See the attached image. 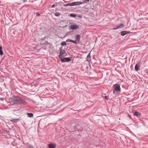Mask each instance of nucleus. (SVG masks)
I'll return each instance as SVG.
<instances>
[{
	"label": "nucleus",
	"instance_id": "obj_24",
	"mask_svg": "<svg viewBox=\"0 0 148 148\" xmlns=\"http://www.w3.org/2000/svg\"><path fill=\"white\" fill-rule=\"evenodd\" d=\"M55 6H56V5L55 4H53L52 5L51 7V8H54L55 7Z\"/></svg>",
	"mask_w": 148,
	"mask_h": 148
},
{
	"label": "nucleus",
	"instance_id": "obj_20",
	"mask_svg": "<svg viewBox=\"0 0 148 148\" xmlns=\"http://www.w3.org/2000/svg\"><path fill=\"white\" fill-rule=\"evenodd\" d=\"M70 16L72 17H75L77 16V15L75 14H70Z\"/></svg>",
	"mask_w": 148,
	"mask_h": 148
},
{
	"label": "nucleus",
	"instance_id": "obj_12",
	"mask_svg": "<svg viewBox=\"0 0 148 148\" xmlns=\"http://www.w3.org/2000/svg\"><path fill=\"white\" fill-rule=\"evenodd\" d=\"M72 4H73L72 3H68L66 4H64L63 5V6L64 7L68 6H73Z\"/></svg>",
	"mask_w": 148,
	"mask_h": 148
},
{
	"label": "nucleus",
	"instance_id": "obj_2",
	"mask_svg": "<svg viewBox=\"0 0 148 148\" xmlns=\"http://www.w3.org/2000/svg\"><path fill=\"white\" fill-rule=\"evenodd\" d=\"M120 85L119 84H114L113 85V87L114 88L113 91V93L114 94H116L117 92L119 93L121 91Z\"/></svg>",
	"mask_w": 148,
	"mask_h": 148
},
{
	"label": "nucleus",
	"instance_id": "obj_23",
	"mask_svg": "<svg viewBox=\"0 0 148 148\" xmlns=\"http://www.w3.org/2000/svg\"><path fill=\"white\" fill-rule=\"evenodd\" d=\"M72 42L75 44H77V42L75 41V40H72V41H71V42Z\"/></svg>",
	"mask_w": 148,
	"mask_h": 148
},
{
	"label": "nucleus",
	"instance_id": "obj_30",
	"mask_svg": "<svg viewBox=\"0 0 148 148\" xmlns=\"http://www.w3.org/2000/svg\"><path fill=\"white\" fill-rule=\"evenodd\" d=\"M129 117H130V118H131V117L130 116V115H129Z\"/></svg>",
	"mask_w": 148,
	"mask_h": 148
},
{
	"label": "nucleus",
	"instance_id": "obj_7",
	"mask_svg": "<svg viewBox=\"0 0 148 148\" xmlns=\"http://www.w3.org/2000/svg\"><path fill=\"white\" fill-rule=\"evenodd\" d=\"M124 25L123 24L121 23V24H120L118 26H117L116 27H116L113 28L112 29L115 30V29H116L119 28L120 29V28H122L123 27H124Z\"/></svg>",
	"mask_w": 148,
	"mask_h": 148
},
{
	"label": "nucleus",
	"instance_id": "obj_13",
	"mask_svg": "<svg viewBox=\"0 0 148 148\" xmlns=\"http://www.w3.org/2000/svg\"><path fill=\"white\" fill-rule=\"evenodd\" d=\"M19 120V119H13L10 120V121L13 122H16Z\"/></svg>",
	"mask_w": 148,
	"mask_h": 148
},
{
	"label": "nucleus",
	"instance_id": "obj_18",
	"mask_svg": "<svg viewBox=\"0 0 148 148\" xmlns=\"http://www.w3.org/2000/svg\"><path fill=\"white\" fill-rule=\"evenodd\" d=\"M55 16H59L60 15V13L59 12H56L54 14Z\"/></svg>",
	"mask_w": 148,
	"mask_h": 148
},
{
	"label": "nucleus",
	"instance_id": "obj_6",
	"mask_svg": "<svg viewBox=\"0 0 148 148\" xmlns=\"http://www.w3.org/2000/svg\"><path fill=\"white\" fill-rule=\"evenodd\" d=\"M65 53L66 52L64 50H61L60 53V55L59 56V58L60 59H61L62 58V56L65 54Z\"/></svg>",
	"mask_w": 148,
	"mask_h": 148
},
{
	"label": "nucleus",
	"instance_id": "obj_29",
	"mask_svg": "<svg viewBox=\"0 0 148 148\" xmlns=\"http://www.w3.org/2000/svg\"><path fill=\"white\" fill-rule=\"evenodd\" d=\"M105 98L107 99L106 98V96H105Z\"/></svg>",
	"mask_w": 148,
	"mask_h": 148
},
{
	"label": "nucleus",
	"instance_id": "obj_21",
	"mask_svg": "<svg viewBox=\"0 0 148 148\" xmlns=\"http://www.w3.org/2000/svg\"><path fill=\"white\" fill-rule=\"evenodd\" d=\"M28 146L29 148H34V147L32 145L30 144H29L28 145Z\"/></svg>",
	"mask_w": 148,
	"mask_h": 148
},
{
	"label": "nucleus",
	"instance_id": "obj_32",
	"mask_svg": "<svg viewBox=\"0 0 148 148\" xmlns=\"http://www.w3.org/2000/svg\"><path fill=\"white\" fill-rule=\"evenodd\" d=\"M129 117H130V118H131V117L130 116V115H129Z\"/></svg>",
	"mask_w": 148,
	"mask_h": 148
},
{
	"label": "nucleus",
	"instance_id": "obj_26",
	"mask_svg": "<svg viewBox=\"0 0 148 148\" xmlns=\"http://www.w3.org/2000/svg\"><path fill=\"white\" fill-rule=\"evenodd\" d=\"M4 98H1V99H0V100H1L2 101H3L4 100Z\"/></svg>",
	"mask_w": 148,
	"mask_h": 148
},
{
	"label": "nucleus",
	"instance_id": "obj_10",
	"mask_svg": "<svg viewBox=\"0 0 148 148\" xmlns=\"http://www.w3.org/2000/svg\"><path fill=\"white\" fill-rule=\"evenodd\" d=\"M134 116L139 117L141 116L140 114L138 112H136L134 113Z\"/></svg>",
	"mask_w": 148,
	"mask_h": 148
},
{
	"label": "nucleus",
	"instance_id": "obj_16",
	"mask_svg": "<svg viewBox=\"0 0 148 148\" xmlns=\"http://www.w3.org/2000/svg\"><path fill=\"white\" fill-rule=\"evenodd\" d=\"M3 51H2V47H0V54L1 55H3Z\"/></svg>",
	"mask_w": 148,
	"mask_h": 148
},
{
	"label": "nucleus",
	"instance_id": "obj_27",
	"mask_svg": "<svg viewBox=\"0 0 148 148\" xmlns=\"http://www.w3.org/2000/svg\"><path fill=\"white\" fill-rule=\"evenodd\" d=\"M40 15V14L39 13H37V16H39Z\"/></svg>",
	"mask_w": 148,
	"mask_h": 148
},
{
	"label": "nucleus",
	"instance_id": "obj_11",
	"mask_svg": "<svg viewBox=\"0 0 148 148\" xmlns=\"http://www.w3.org/2000/svg\"><path fill=\"white\" fill-rule=\"evenodd\" d=\"M80 36L79 35H77L76 37V40L78 42L80 40Z\"/></svg>",
	"mask_w": 148,
	"mask_h": 148
},
{
	"label": "nucleus",
	"instance_id": "obj_5",
	"mask_svg": "<svg viewBox=\"0 0 148 148\" xmlns=\"http://www.w3.org/2000/svg\"><path fill=\"white\" fill-rule=\"evenodd\" d=\"M85 3V2H74L72 3V4L73 6L74 5H78L84 4Z\"/></svg>",
	"mask_w": 148,
	"mask_h": 148
},
{
	"label": "nucleus",
	"instance_id": "obj_33",
	"mask_svg": "<svg viewBox=\"0 0 148 148\" xmlns=\"http://www.w3.org/2000/svg\"><path fill=\"white\" fill-rule=\"evenodd\" d=\"M146 73H147V74L148 75V73L146 72Z\"/></svg>",
	"mask_w": 148,
	"mask_h": 148
},
{
	"label": "nucleus",
	"instance_id": "obj_15",
	"mask_svg": "<svg viewBox=\"0 0 148 148\" xmlns=\"http://www.w3.org/2000/svg\"><path fill=\"white\" fill-rule=\"evenodd\" d=\"M49 148H55V146L52 144H50L49 145Z\"/></svg>",
	"mask_w": 148,
	"mask_h": 148
},
{
	"label": "nucleus",
	"instance_id": "obj_14",
	"mask_svg": "<svg viewBox=\"0 0 148 148\" xmlns=\"http://www.w3.org/2000/svg\"><path fill=\"white\" fill-rule=\"evenodd\" d=\"M127 33V31H123L121 32V34L122 36H124Z\"/></svg>",
	"mask_w": 148,
	"mask_h": 148
},
{
	"label": "nucleus",
	"instance_id": "obj_19",
	"mask_svg": "<svg viewBox=\"0 0 148 148\" xmlns=\"http://www.w3.org/2000/svg\"><path fill=\"white\" fill-rule=\"evenodd\" d=\"M66 45V43L65 41H63L61 43V45L62 46H63L64 45Z\"/></svg>",
	"mask_w": 148,
	"mask_h": 148
},
{
	"label": "nucleus",
	"instance_id": "obj_9",
	"mask_svg": "<svg viewBox=\"0 0 148 148\" xmlns=\"http://www.w3.org/2000/svg\"><path fill=\"white\" fill-rule=\"evenodd\" d=\"M91 60L90 54V53L87 55L86 57V61L89 62Z\"/></svg>",
	"mask_w": 148,
	"mask_h": 148
},
{
	"label": "nucleus",
	"instance_id": "obj_4",
	"mask_svg": "<svg viewBox=\"0 0 148 148\" xmlns=\"http://www.w3.org/2000/svg\"><path fill=\"white\" fill-rule=\"evenodd\" d=\"M71 59L69 58H65L63 59H61V61L62 62H70Z\"/></svg>",
	"mask_w": 148,
	"mask_h": 148
},
{
	"label": "nucleus",
	"instance_id": "obj_22",
	"mask_svg": "<svg viewBox=\"0 0 148 148\" xmlns=\"http://www.w3.org/2000/svg\"><path fill=\"white\" fill-rule=\"evenodd\" d=\"M72 40H71V39H67L66 40V42H71V41H72Z\"/></svg>",
	"mask_w": 148,
	"mask_h": 148
},
{
	"label": "nucleus",
	"instance_id": "obj_17",
	"mask_svg": "<svg viewBox=\"0 0 148 148\" xmlns=\"http://www.w3.org/2000/svg\"><path fill=\"white\" fill-rule=\"evenodd\" d=\"M28 116L29 117H31L33 116V114L32 113H28L27 114Z\"/></svg>",
	"mask_w": 148,
	"mask_h": 148
},
{
	"label": "nucleus",
	"instance_id": "obj_25",
	"mask_svg": "<svg viewBox=\"0 0 148 148\" xmlns=\"http://www.w3.org/2000/svg\"><path fill=\"white\" fill-rule=\"evenodd\" d=\"M79 18H82V16L81 15H79L77 16Z\"/></svg>",
	"mask_w": 148,
	"mask_h": 148
},
{
	"label": "nucleus",
	"instance_id": "obj_31",
	"mask_svg": "<svg viewBox=\"0 0 148 148\" xmlns=\"http://www.w3.org/2000/svg\"><path fill=\"white\" fill-rule=\"evenodd\" d=\"M129 117H130V118H131V117L130 116V115H129Z\"/></svg>",
	"mask_w": 148,
	"mask_h": 148
},
{
	"label": "nucleus",
	"instance_id": "obj_3",
	"mask_svg": "<svg viewBox=\"0 0 148 148\" xmlns=\"http://www.w3.org/2000/svg\"><path fill=\"white\" fill-rule=\"evenodd\" d=\"M79 27L78 25H70L69 26V28L70 29H75L78 28Z\"/></svg>",
	"mask_w": 148,
	"mask_h": 148
},
{
	"label": "nucleus",
	"instance_id": "obj_1",
	"mask_svg": "<svg viewBox=\"0 0 148 148\" xmlns=\"http://www.w3.org/2000/svg\"><path fill=\"white\" fill-rule=\"evenodd\" d=\"M11 103L13 105L15 104H22L25 102V100L22 98L19 97H15L11 99Z\"/></svg>",
	"mask_w": 148,
	"mask_h": 148
},
{
	"label": "nucleus",
	"instance_id": "obj_8",
	"mask_svg": "<svg viewBox=\"0 0 148 148\" xmlns=\"http://www.w3.org/2000/svg\"><path fill=\"white\" fill-rule=\"evenodd\" d=\"M140 63H139L136 64L135 66V69L136 71H137L139 68L140 67Z\"/></svg>",
	"mask_w": 148,
	"mask_h": 148
},
{
	"label": "nucleus",
	"instance_id": "obj_28",
	"mask_svg": "<svg viewBox=\"0 0 148 148\" xmlns=\"http://www.w3.org/2000/svg\"><path fill=\"white\" fill-rule=\"evenodd\" d=\"M85 2L86 3H87V2H88L89 1V0H85Z\"/></svg>",
	"mask_w": 148,
	"mask_h": 148
}]
</instances>
